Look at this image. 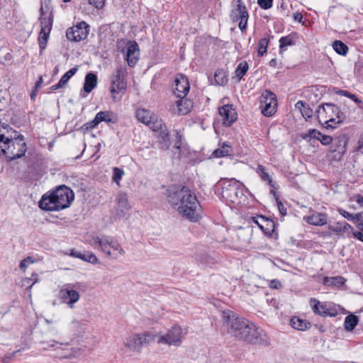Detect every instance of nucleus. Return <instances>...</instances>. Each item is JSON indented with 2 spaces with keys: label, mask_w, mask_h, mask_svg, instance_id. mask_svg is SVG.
Here are the masks:
<instances>
[{
  "label": "nucleus",
  "mask_w": 363,
  "mask_h": 363,
  "mask_svg": "<svg viewBox=\"0 0 363 363\" xmlns=\"http://www.w3.org/2000/svg\"><path fill=\"white\" fill-rule=\"evenodd\" d=\"M168 201L186 219L192 222L199 219V202L189 188L182 186L175 191H169Z\"/></svg>",
  "instance_id": "1"
},
{
  "label": "nucleus",
  "mask_w": 363,
  "mask_h": 363,
  "mask_svg": "<svg viewBox=\"0 0 363 363\" xmlns=\"http://www.w3.org/2000/svg\"><path fill=\"white\" fill-rule=\"evenodd\" d=\"M223 320L228 325V330L232 336L245 340H258L262 337V330L247 320L237 316L233 311L223 312Z\"/></svg>",
  "instance_id": "2"
},
{
  "label": "nucleus",
  "mask_w": 363,
  "mask_h": 363,
  "mask_svg": "<svg viewBox=\"0 0 363 363\" xmlns=\"http://www.w3.org/2000/svg\"><path fill=\"white\" fill-rule=\"evenodd\" d=\"M317 115L319 122L325 124L326 128L334 129L345 119V115L340 108L330 103L320 106L317 110Z\"/></svg>",
  "instance_id": "3"
},
{
  "label": "nucleus",
  "mask_w": 363,
  "mask_h": 363,
  "mask_svg": "<svg viewBox=\"0 0 363 363\" xmlns=\"http://www.w3.org/2000/svg\"><path fill=\"white\" fill-rule=\"evenodd\" d=\"M93 240L94 244L98 245V249L108 257L116 259L125 254L119 242L112 236H95Z\"/></svg>",
  "instance_id": "4"
},
{
  "label": "nucleus",
  "mask_w": 363,
  "mask_h": 363,
  "mask_svg": "<svg viewBox=\"0 0 363 363\" xmlns=\"http://www.w3.org/2000/svg\"><path fill=\"white\" fill-rule=\"evenodd\" d=\"M1 150L6 156L8 161H12L23 157L26 152V144L23 137L19 135L12 138L11 135L6 138V140L1 145Z\"/></svg>",
  "instance_id": "5"
},
{
  "label": "nucleus",
  "mask_w": 363,
  "mask_h": 363,
  "mask_svg": "<svg viewBox=\"0 0 363 363\" xmlns=\"http://www.w3.org/2000/svg\"><path fill=\"white\" fill-rule=\"evenodd\" d=\"M126 75L127 68L124 65H119L111 75L110 91L114 101L116 94H123L127 89Z\"/></svg>",
  "instance_id": "6"
},
{
  "label": "nucleus",
  "mask_w": 363,
  "mask_h": 363,
  "mask_svg": "<svg viewBox=\"0 0 363 363\" xmlns=\"http://www.w3.org/2000/svg\"><path fill=\"white\" fill-rule=\"evenodd\" d=\"M147 126L154 132H158V138L160 143L163 149H168L171 145L169 131L167 126L164 124L162 120L155 114Z\"/></svg>",
  "instance_id": "7"
},
{
  "label": "nucleus",
  "mask_w": 363,
  "mask_h": 363,
  "mask_svg": "<svg viewBox=\"0 0 363 363\" xmlns=\"http://www.w3.org/2000/svg\"><path fill=\"white\" fill-rule=\"evenodd\" d=\"M276 95L269 90H265L260 96V108L265 116H272L277 111Z\"/></svg>",
  "instance_id": "8"
},
{
  "label": "nucleus",
  "mask_w": 363,
  "mask_h": 363,
  "mask_svg": "<svg viewBox=\"0 0 363 363\" xmlns=\"http://www.w3.org/2000/svg\"><path fill=\"white\" fill-rule=\"evenodd\" d=\"M59 298L62 303L67 305L69 308H74V304L80 298V295L72 284H68L64 285L59 291Z\"/></svg>",
  "instance_id": "9"
},
{
  "label": "nucleus",
  "mask_w": 363,
  "mask_h": 363,
  "mask_svg": "<svg viewBox=\"0 0 363 363\" xmlns=\"http://www.w3.org/2000/svg\"><path fill=\"white\" fill-rule=\"evenodd\" d=\"M53 194L58 211L69 207L74 199L73 191L65 186L57 188Z\"/></svg>",
  "instance_id": "10"
},
{
  "label": "nucleus",
  "mask_w": 363,
  "mask_h": 363,
  "mask_svg": "<svg viewBox=\"0 0 363 363\" xmlns=\"http://www.w3.org/2000/svg\"><path fill=\"white\" fill-rule=\"evenodd\" d=\"M88 27V25L84 21H82L74 26L69 28L66 32L67 39L74 42L84 40L89 34Z\"/></svg>",
  "instance_id": "11"
},
{
  "label": "nucleus",
  "mask_w": 363,
  "mask_h": 363,
  "mask_svg": "<svg viewBox=\"0 0 363 363\" xmlns=\"http://www.w3.org/2000/svg\"><path fill=\"white\" fill-rule=\"evenodd\" d=\"M125 53V60L130 67H135L139 60L140 48L135 41L128 40L125 48L122 50Z\"/></svg>",
  "instance_id": "12"
},
{
  "label": "nucleus",
  "mask_w": 363,
  "mask_h": 363,
  "mask_svg": "<svg viewBox=\"0 0 363 363\" xmlns=\"http://www.w3.org/2000/svg\"><path fill=\"white\" fill-rule=\"evenodd\" d=\"M115 203V216L118 219L124 218L131 208L128 195L124 192H119L116 196Z\"/></svg>",
  "instance_id": "13"
},
{
  "label": "nucleus",
  "mask_w": 363,
  "mask_h": 363,
  "mask_svg": "<svg viewBox=\"0 0 363 363\" xmlns=\"http://www.w3.org/2000/svg\"><path fill=\"white\" fill-rule=\"evenodd\" d=\"M40 20L41 29L38 41L40 48L41 50H44L51 30L52 19L50 16H44L43 15H41Z\"/></svg>",
  "instance_id": "14"
},
{
  "label": "nucleus",
  "mask_w": 363,
  "mask_h": 363,
  "mask_svg": "<svg viewBox=\"0 0 363 363\" xmlns=\"http://www.w3.org/2000/svg\"><path fill=\"white\" fill-rule=\"evenodd\" d=\"M230 17L233 21H240L239 28L242 31L245 30L249 15L245 4H237L236 8L232 11Z\"/></svg>",
  "instance_id": "15"
},
{
  "label": "nucleus",
  "mask_w": 363,
  "mask_h": 363,
  "mask_svg": "<svg viewBox=\"0 0 363 363\" xmlns=\"http://www.w3.org/2000/svg\"><path fill=\"white\" fill-rule=\"evenodd\" d=\"M310 305L313 309V311L318 315L322 316L334 317L337 314V311L334 308H332L330 304L326 303H321L315 298L311 299Z\"/></svg>",
  "instance_id": "16"
},
{
  "label": "nucleus",
  "mask_w": 363,
  "mask_h": 363,
  "mask_svg": "<svg viewBox=\"0 0 363 363\" xmlns=\"http://www.w3.org/2000/svg\"><path fill=\"white\" fill-rule=\"evenodd\" d=\"M189 83L187 78L178 75L174 79V94L177 98H184L189 91Z\"/></svg>",
  "instance_id": "17"
},
{
  "label": "nucleus",
  "mask_w": 363,
  "mask_h": 363,
  "mask_svg": "<svg viewBox=\"0 0 363 363\" xmlns=\"http://www.w3.org/2000/svg\"><path fill=\"white\" fill-rule=\"evenodd\" d=\"M171 108L172 113L186 115L189 113L193 106L192 102L184 98H179Z\"/></svg>",
  "instance_id": "18"
},
{
  "label": "nucleus",
  "mask_w": 363,
  "mask_h": 363,
  "mask_svg": "<svg viewBox=\"0 0 363 363\" xmlns=\"http://www.w3.org/2000/svg\"><path fill=\"white\" fill-rule=\"evenodd\" d=\"M223 124L230 125L237 118V113L232 105H224L219 108Z\"/></svg>",
  "instance_id": "19"
},
{
  "label": "nucleus",
  "mask_w": 363,
  "mask_h": 363,
  "mask_svg": "<svg viewBox=\"0 0 363 363\" xmlns=\"http://www.w3.org/2000/svg\"><path fill=\"white\" fill-rule=\"evenodd\" d=\"M30 347V345L28 342H21V344L16 345L14 347V350L13 351L6 353L2 357V362L4 363H9L14 358L21 356L23 352L28 350Z\"/></svg>",
  "instance_id": "20"
},
{
  "label": "nucleus",
  "mask_w": 363,
  "mask_h": 363,
  "mask_svg": "<svg viewBox=\"0 0 363 363\" xmlns=\"http://www.w3.org/2000/svg\"><path fill=\"white\" fill-rule=\"evenodd\" d=\"M55 347V350L62 351L58 352V354L62 358H70L74 357L77 353V350H75L72 347H70L68 342H55V345H51L50 347Z\"/></svg>",
  "instance_id": "21"
},
{
  "label": "nucleus",
  "mask_w": 363,
  "mask_h": 363,
  "mask_svg": "<svg viewBox=\"0 0 363 363\" xmlns=\"http://www.w3.org/2000/svg\"><path fill=\"white\" fill-rule=\"evenodd\" d=\"M186 333V329H182L179 325H174L165 335L160 336L159 340H181L184 337Z\"/></svg>",
  "instance_id": "22"
},
{
  "label": "nucleus",
  "mask_w": 363,
  "mask_h": 363,
  "mask_svg": "<svg viewBox=\"0 0 363 363\" xmlns=\"http://www.w3.org/2000/svg\"><path fill=\"white\" fill-rule=\"evenodd\" d=\"M55 201L53 192L50 195L45 194L39 201V207L48 211H58Z\"/></svg>",
  "instance_id": "23"
},
{
  "label": "nucleus",
  "mask_w": 363,
  "mask_h": 363,
  "mask_svg": "<svg viewBox=\"0 0 363 363\" xmlns=\"http://www.w3.org/2000/svg\"><path fill=\"white\" fill-rule=\"evenodd\" d=\"M303 220L308 224L321 226L327 223L328 217L325 213H313L310 216H304Z\"/></svg>",
  "instance_id": "24"
},
{
  "label": "nucleus",
  "mask_w": 363,
  "mask_h": 363,
  "mask_svg": "<svg viewBox=\"0 0 363 363\" xmlns=\"http://www.w3.org/2000/svg\"><path fill=\"white\" fill-rule=\"evenodd\" d=\"M97 83L96 74L92 72L86 74L83 86L84 91L87 94L90 93L96 86Z\"/></svg>",
  "instance_id": "25"
},
{
  "label": "nucleus",
  "mask_w": 363,
  "mask_h": 363,
  "mask_svg": "<svg viewBox=\"0 0 363 363\" xmlns=\"http://www.w3.org/2000/svg\"><path fill=\"white\" fill-rule=\"evenodd\" d=\"M70 255L72 257L79 258L84 261L88 262L91 264H97L98 263V258L92 252H89L88 254H82L80 252H78L74 250H72L71 252H70Z\"/></svg>",
  "instance_id": "26"
},
{
  "label": "nucleus",
  "mask_w": 363,
  "mask_h": 363,
  "mask_svg": "<svg viewBox=\"0 0 363 363\" xmlns=\"http://www.w3.org/2000/svg\"><path fill=\"white\" fill-rule=\"evenodd\" d=\"M233 152L232 147L228 143H223L220 147L213 152L214 157H223L230 155Z\"/></svg>",
  "instance_id": "27"
},
{
  "label": "nucleus",
  "mask_w": 363,
  "mask_h": 363,
  "mask_svg": "<svg viewBox=\"0 0 363 363\" xmlns=\"http://www.w3.org/2000/svg\"><path fill=\"white\" fill-rule=\"evenodd\" d=\"M154 116V113L144 108L138 109L136 111V117L138 120L147 125H148L151 119L153 118L152 116Z\"/></svg>",
  "instance_id": "28"
},
{
  "label": "nucleus",
  "mask_w": 363,
  "mask_h": 363,
  "mask_svg": "<svg viewBox=\"0 0 363 363\" xmlns=\"http://www.w3.org/2000/svg\"><path fill=\"white\" fill-rule=\"evenodd\" d=\"M290 323L294 328L298 330H305L310 325L308 322L296 316H294L291 319Z\"/></svg>",
  "instance_id": "29"
},
{
  "label": "nucleus",
  "mask_w": 363,
  "mask_h": 363,
  "mask_svg": "<svg viewBox=\"0 0 363 363\" xmlns=\"http://www.w3.org/2000/svg\"><path fill=\"white\" fill-rule=\"evenodd\" d=\"M256 172L259 174L262 180L267 182L272 187H274V184L264 166L259 164L257 167Z\"/></svg>",
  "instance_id": "30"
},
{
  "label": "nucleus",
  "mask_w": 363,
  "mask_h": 363,
  "mask_svg": "<svg viewBox=\"0 0 363 363\" xmlns=\"http://www.w3.org/2000/svg\"><path fill=\"white\" fill-rule=\"evenodd\" d=\"M359 321V318L353 314L347 315L345 319V328L346 330L351 331L352 330L355 326L357 325Z\"/></svg>",
  "instance_id": "31"
},
{
  "label": "nucleus",
  "mask_w": 363,
  "mask_h": 363,
  "mask_svg": "<svg viewBox=\"0 0 363 363\" xmlns=\"http://www.w3.org/2000/svg\"><path fill=\"white\" fill-rule=\"evenodd\" d=\"M249 69V65L246 61L241 62L235 69V74L237 81L240 82L242 77L246 74Z\"/></svg>",
  "instance_id": "32"
},
{
  "label": "nucleus",
  "mask_w": 363,
  "mask_h": 363,
  "mask_svg": "<svg viewBox=\"0 0 363 363\" xmlns=\"http://www.w3.org/2000/svg\"><path fill=\"white\" fill-rule=\"evenodd\" d=\"M102 121L111 122V113L108 111H100L96 113L95 118H94V124H99Z\"/></svg>",
  "instance_id": "33"
},
{
  "label": "nucleus",
  "mask_w": 363,
  "mask_h": 363,
  "mask_svg": "<svg viewBox=\"0 0 363 363\" xmlns=\"http://www.w3.org/2000/svg\"><path fill=\"white\" fill-rule=\"evenodd\" d=\"M214 79L217 84L223 86L228 82V77L225 72L223 69H218L214 74Z\"/></svg>",
  "instance_id": "34"
},
{
  "label": "nucleus",
  "mask_w": 363,
  "mask_h": 363,
  "mask_svg": "<svg viewBox=\"0 0 363 363\" xmlns=\"http://www.w3.org/2000/svg\"><path fill=\"white\" fill-rule=\"evenodd\" d=\"M296 108H298L300 110L302 116L304 118H310L312 114V110L309 108V106L303 103L302 101H298L296 105Z\"/></svg>",
  "instance_id": "35"
},
{
  "label": "nucleus",
  "mask_w": 363,
  "mask_h": 363,
  "mask_svg": "<svg viewBox=\"0 0 363 363\" xmlns=\"http://www.w3.org/2000/svg\"><path fill=\"white\" fill-rule=\"evenodd\" d=\"M333 48L337 53L342 55H345L348 52L347 46L340 40H335L333 43Z\"/></svg>",
  "instance_id": "36"
},
{
  "label": "nucleus",
  "mask_w": 363,
  "mask_h": 363,
  "mask_svg": "<svg viewBox=\"0 0 363 363\" xmlns=\"http://www.w3.org/2000/svg\"><path fill=\"white\" fill-rule=\"evenodd\" d=\"M143 342H127L125 347L130 352L138 353L142 349Z\"/></svg>",
  "instance_id": "37"
},
{
  "label": "nucleus",
  "mask_w": 363,
  "mask_h": 363,
  "mask_svg": "<svg viewBox=\"0 0 363 363\" xmlns=\"http://www.w3.org/2000/svg\"><path fill=\"white\" fill-rule=\"evenodd\" d=\"M158 337L157 333L155 331L151 330V331H147L141 334L137 335V340H151L152 339Z\"/></svg>",
  "instance_id": "38"
},
{
  "label": "nucleus",
  "mask_w": 363,
  "mask_h": 363,
  "mask_svg": "<svg viewBox=\"0 0 363 363\" xmlns=\"http://www.w3.org/2000/svg\"><path fill=\"white\" fill-rule=\"evenodd\" d=\"M9 126L0 121V143H3L6 138H9L11 135L9 131Z\"/></svg>",
  "instance_id": "39"
},
{
  "label": "nucleus",
  "mask_w": 363,
  "mask_h": 363,
  "mask_svg": "<svg viewBox=\"0 0 363 363\" xmlns=\"http://www.w3.org/2000/svg\"><path fill=\"white\" fill-rule=\"evenodd\" d=\"M269 40L266 38H262L258 43V55L262 56L267 51Z\"/></svg>",
  "instance_id": "40"
},
{
  "label": "nucleus",
  "mask_w": 363,
  "mask_h": 363,
  "mask_svg": "<svg viewBox=\"0 0 363 363\" xmlns=\"http://www.w3.org/2000/svg\"><path fill=\"white\" fill-rule=\"evenodd\" d=\"M240 185V184L238 181H236L235 179H232L231 184H230L228 185V188H226V187L223 188L222 193L223 194H225L227 197H230L231 195L228 191L238 190Z\"/></svg>",
  "instance_id": "41"
},
{
  "label": "nucleus",
  "mask_w": 363,
  "mask_h": 363,
  "mask_svg": "<svg viewBox=\"0 0 363 363\" xmlns=\"http://www.w3.org/2000/svg\"><path fill=\"white\" fill-rule=\"evenodd\" d=\"M78 70L77 67H74L69 69L68 72H67L60 79L62 84H63L65 86L67 84L68 81L70 79V78L74 76L76 72Z\"/></svg>",
  "instance_id": "42"
},
{
  "label": "nucleus",
  "mask_w": 363,
  "mask_h": 363,
  "mask_svg": "<svg viewBox=\"0 0 363 363\" xmlns=\"http://www.w3.org/2000/svg\"><path fill=\"white\" fill-rule=\"evenodd\" d=\"M113 171V174L112 179L117 184H119L121 179H122L123 176L125 174L124 171L118 167H114Z\"/></svg>",
  "instance_id": "43"
},
{
  "label": "nucleus",
  "mask_w": 363,
  "mask_h": 363,
  "mask_svg": "<svg viewBox=\"0 0 363 363\" xmlns=\"http://www.w3.org/2000/svg\"><path fill=\"white\" fill-rule=\"evenodd\" d=\"M321 136V133L316 129H310L308 133L302 135V138L306 140L308 138H314L317 140H320Z\"/></svg>",
  "instance_id": "44"
},
{
  "label": "nucleus",
  "mask_w": 363,
  "mask_h": 363,
  "mask_svg": "<svg viewBox=\"0 0 363 363\" xmlns=\"http://www.w3.org/2000/svg\"><path fill=\"white\" fill-rule=\"evenodd\" d=\"M35 262V259L33 257H26L25 259H23L21 262H20V264H19V267L21 270H23V272L26 271V269H27V267L34 263Z\"/></svg>",
  "instance_id": "45"
},
{
  "label": "nucleus",
  "mask_w": 363,
  "mask_h": 363,
  "mask_svg": "<svg viewBox=\"0 0 363 363\" xmlns=\"http://www.w3.org/2000/svg\"><path fill=\"white\" fill-rule=\"evenodd\" d=\"M280 49H283L285 47L293 45V40L290 36H284L281 38L279 40Z\"/></svg>",
  "instance_id": "46"
},
{
  "label": "nucleus",
  "mask_w": 363,
  "mask_h": 363,
  "mask_svg": "<svg viewBox=\"0 0 363 363\" xmlns=\"http://www.w3.org/2000/svg\"><path fill=\"white\" fill-rule=\"evenodd\" d=\"M257 4L263 9H269L272 6L273 0H257Z\"/></svg>",
  "instance_id": "47"
},
{
  "label": "nucleus",
  "mask_w": 363,
  "mask_h": 363,
  "mask_svg": "<svg viewBox=\"0 0 363 363\" xmlns=\"http://www.w3.org/2000/svg\"><path fill=\"white\" fill-rule=\"evenodd\" d=\"M89 4L92 5L97 9H101L105 6L106 0H88Z\"/></svg>",
  "instance_id": "48"
},
{
  "label": "nucleus",
  "mask_w": 363,
  "mask_h": 363,
  "mask_svg": "<svg viewBox=\"0 0 363 363\" xmlns=\"http://www.w3.org/2000/svg\"><path fill=\"white\" fill-rule=\"evenodd\" d=\"M319 141L323 145H328L333 142V138L330 135H322Z\"/></svg>",
  "instance_id": "49"
},
{
  "label": "nucleus",
  "mask_w": 363,
  "mask_h": 363,
  "mask_svg": "<svg viewBox=\"0 0 363 363\" xmlns=\"http://www.w3.org/2000/svg\"><path fill=\"white\" fill-rule=\"evenodd\" d=\"M208 259H210L208 255L202 254L197 257V261L199 262L202 265H207L210 263L208 262Z\"/></svg>",
  "instance_id": "50"
},
{
  "label": "nucleus",
  "mask_w": 363,
  "mask_h": 363,
  "mask_svg": "<svg viewBox=\"0 0 363 363\" xmlns=\"http://www.w3.org/2000/svg\"><path fill=\"white\" fill-rule=\"evenodd\" d=\"M358 228L360 230L359 232L354 233V236L360 241L363 242V223L359 224Z\"/></svg>",
  "instance_id": "51"
},
{
  "label": "nucleus",
  "mask_w": 363,
  "mask_h": 363,
  "mask_svg": "<svg viewBox=\"0 0 363 363\" xmlns=\"http://www.w3.org/2000/svg\"><path fill=\"white\" fill-rule=\"evenodd\" d=\"M30 281H32L33 283L30 285V287L33 286V285L35 283H37L38 281V274L36 273H33L30 278H27L24 280V281L26 282L28 284Z\"/></svg>",
  "instance_id": "52"
},
{
  "label": "nucleus",
  "mask_w": 363,
  "mask_h": 363,
  "mask_svg": "<svg viewBox=\"0 0 363 363\" xmlns=\"http://www.w3.org/2000/svg\"><path fill=\"white\" fill-rule=\"evenodd\" d=\"M334 286H340L345 284V279L342 277H333Z\"/></svg>",
  "instance_id": "53"
},
{
  "label": "nucleus",
  "mask_w": 363,
  "mask_h": 363,
  "mask_svg": "<svg viewBox=\"0 0 363 363\" xmlns=\"http://www.w3.org/2000/svg\"><path fill=\"white\" fill-rule=\"evenodd\" d=\"M339 213L345 218H347L349 220H353V215L350 213L349 212L340 209Z\"/></svg>",
  "instance_id": "54"
},
{
  "label": "nucleus",
  "mask_w": 363,
  "mask_h": 363,
  "mask_svg": "<svg viewBox=\"0 0 363 363\" xmlns=\"http://www.w3.org/2000/svg\"><path fill=\"white\" fill-rule=\"evenodd\" d=\"M277 206L279 211V213L284 216L286 214V208L284 207V204L280 201H278V199H277Z\"/></svg>",
  "instance_id": "55"
},
{
  "label": "nucleus",
  "mask_w": 363,
  "mask_h": 363,
  "mask_svg": "<svg viewBox=\"0 0 363 363\" xmlns=\"http://www.w3.org/2000/svg\"><path fill=\"white\" fill-rule=\"evenodd\" d=\"M363 149V134L359 137L357 147H356V151H360Z\"/></svg>",
  "instance_id": "56"
},
{
  "label": "nucleus",
  "mask_w": 363,
  "mask_h": 363,
  "mask_svg": "<svg viewBox=\"0 0 363 363\" xmlns=\"http://www.w3.org/2000/svg\"><path fill=\"white\" fill-rule=\"evenodd\" d=\"M354 200L361 206H363V196L362 195H356L354 196Z\"/></svg>",
  "instance_id": "57"
},
{
  "label": "nucleus",
  "mask_w": 363,
  "mask_h": 363,
  "mask_svg": "<svg viewBox=\"0 0 363 363\" xmlns=\"http://www.w3.org/2000/svg\"><path fill=\"white\" fill-rule=\"evenodd\" d=\"M97 125L98 124H94V119L91 121L88 122L84 125L85 129L86 130L93 129L96 128Z\"/></svg>",
  "instance_id": "58"
},
{
  "label": "nucleus",
  "mask_w": 363,
  "mask_h": 363,
  "mask_svg": "<svg viewBox=\"0 0 363 363\" xmlns=\"http://www.w3.org/2000/svg\"><path fill=\"white\" fill-rule=\"evenodd\" d=\"M324 284L327 286H334L333 277H325L324 279Z\"/></svg>",
  "instance_id": "59"
},
{
  "label": "nucleus",
  "mask_w": 363,
  "mask_h": 363,
  "mask_svg": "<svg viewBox=\"0 0 363 363\" xmlns=\"http://www.w3.org/2000/svg\"><path fill=\"white\" fill-rule=\"evenodd\" d=\"M350 99H351L353 101H354L356 104H362V101L360 99H359L356 95L353 94H350V95L349 96Z\"/></svg>",
  "instance_id": "60"
},
{
  "label": "nucleus",
  "mask_w": 363,
  "mask_h": 363,
  "mask_svg": "<svg viewBox=\"0 0 363 363\" xmlns=\"http://www.w3.org/2000/svg\"><path fill=\"white\" fill-rule=\"evenodd\" d=\"M353 220L362 221L363 220V214L361 213L353 215Z\"/></svg>",
  "instance_id": "61"
},
{
  "label": "nucleus",
  "mask_w": 363,
  "mask_h": 363,
  "mask_svg": "<svg viewBox=\"0 0 363 363\" xmlns=\"http://www.w3.org/2000/svg\"><path fill=\"white\" fill-rule=\"evenodd\" d=\"M302 18H303V16L301 13L296 12L294 14V19L296 21L301 22L302 21Z\"/></svg>",
  "instance_id": "62"
},
{
  "label": "nucleus",
  "mask_w": 363,
  "mask_h": 363,
  "mask_svg": "<svg viewBox=\"0 0 363 363\" xmlns=\"http://www.w3.org/2000/svg\"><path fill=\"white\" fill-rule=\"evenodd\" d=\"M336 94L341 95V96H345L349 97V96L350 95L351 93L347 91H345V90H338L336 91Z\"/></svg>",
  "instance_id": "63"
},
{
  "label": "nucleus",
  "mask_w": 363,
  "mask_h": 363,
  "mask_svg": "<svg viewBox=\"0 0 363 363\" xmlns=\"http://www.w3.org/2000/svg\"><path fill=\"white\" fill-rule=\"evenodd\" d=\"M63 86H65V85L63 84H62L60 81H59V82L57 84L51 86V89L57 90L58 89L62 88Z\"/></svg>",
  "instance_id": "64"
}]
</instances>
